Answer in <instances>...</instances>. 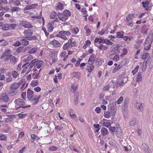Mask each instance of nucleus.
<instances>
[{
    "label": "nucleus",
    "mask_w": 153,
    "mask_h": 153,
    "mask_svg": "<svg viewBox=\"0 0 153 153\" xmlns=\"http://www.w3.org/2000/svg\"><path fill=\"white\" fill-rule=\"evenodd\" d=\"M142 149L146 153H152V152L149 146L145 143H143L141 146Z\"/></svg>",
    "instance_id": "9"
},
{
    "label": "nucleus",
    "mask_w": 153,
    "mask_h": 153,
    "mask_svg": "<svg viewBox=\"0 0 153 153\" xmlns=\"http://www.w3.org/2000/svg\"><path fill=\"white\" fill-rule=\"evenodd\" d=\"M10 50L7 49L3 53L1 56H12L10 54Z\"/></svg>",
    "instance_id": "24"
},
{
    "label": "nucleus",
    "mask_w": 153,
    "mask_h": 153,
    "mask_svg": "<svg viewBox=\"0 0 153 153\" xmlns=\"http://www.w3.org/2000/svg\"><path fill=\"white\" fill-rule=\"evenodd\" d=\"M153 40V33L149 34L144 44V49L148 50L150 48L152 43Z\"/></svg>",
    "instance_id": "3"
},
{
    "label": "nucleus",
    "mask_w": 153,
    "mask_h": 153,
    "mask_svg": "<svg viewBox=\"0 0 153 153\" xmlns=\"http://www.w3.org/2000/svg\"><path fill=\"white\" fill-rule=\"evenodd\" d=\"M33 59V56L31 55H30L28 56L27 58L25 59H24L23 60L24 62H26L28 61H29Z\"/></svg>",
    "instance_id": "42"
},
{
    "label": "nucleus",
    "mask_w": 153,
    "mask_h": 153,
    "mask_svg": "<svg viewBox=\"0 0 153 153\" xmlns=\"http://www.w3.org/2000/svg\"><path fill=\"white\" fill-rule=\"evenodd\" d=\"M21 43L20 41H16L14 44H13V45L16 46H19L21 45Z\"/></svg>",
    "instance_id": "60"
},
{
    "label": "nucleus",
    "mask_w": 153,
    "mask_h": 153,
    "mask_svg": "<svg viewBox=\"0 0 153 153\" xmlns=\"http://www.w3.org/2000/svg\"><path fill=\"white\" fill-rule=\"evenodd\" d=\"M147 60H144V62H143L142 68V70L143 71H144L146 70L147 65Z\"/></svg>",
    "instance_id": "29"
},
{
    "label": "nucleus",
    "mask_w": 153,
    "mask_h": 153,
    "mask_svg": "<svg viewBox=\"0 0 153 153\" xmlns=\"http://www.w3.org/2000/svg\"><path fill=\"white\" fill-rule=\"evenodd\" d=\"M38 82L37 80H33L32 81L31 84L32 86H37L38 84Z\"/></svg>",
    "instance_id": "53"
},
{
    "label": "nucleus",
    "mask_w": 153,
    "mask_h": 153,
    "mask_svg": "<svg viewBox=\"0 0 153 153\" xmlns=\"http://www.w3.org/2000/svg\"><path fill=\"white\" fill-rule=\"evenodd\" d=\"M95 58L96 55L95 54H93L91 55L88 61L89 65H91L94 63Z\"/></svg>",
    "instance_id": "18"
},
{
    "label": "nucleus",
    "mask_w": 153,
    "mask_h": 153,
    "mask_svg": "<svg viewBox=\"0 0 153 153\" xmlns=\"http://www.w3.org/2000/svg\"><path fill=\"white\" fill-rule=\"evenodd\" d=\"M79 96V94L78 93H76L74 95L75 98L74 100V103L75 105H77L78 103V97Z\"/></svg>",
    "instance_id": "27"
},
{
    "label": "nucleus",
    "mask_w": 153,
    "mask_h": 153,
    "mask_svg": "<svg viewBox=\"0 0 153 153\" xmlns=\"http://www.w3.org/2000/svg\"><path fill=\"white\" fill-rule=\"evenodd\" d=\"M20 10V8L19 7H13L11 8V11L13 12L15 11H18L19 10Z\"/></svg>",
    "instance_id": "44"
},
{
    "label": "nucleus",
    "mask_w": 153,
    "mask_h": 153,
    "mask_svg": "<svg viewBox=\"0 0 153 153\" xmlns=\"http://www.w3.org/2000/svg\"><path fill=\"white\" fill-rule=\"evenodd\" d=\"M27 39L23 38L20 39V41L21 43V44L23 45H27L29 44V42L27 40Z\"/></svg>",
    "instance_id": "21"
},
{
    "label": "nucleus",
    "mask_w": 153,
    "mask_h": 153,
    "mask_svg": "<svg viewBox=\"0 0 153 153\" xmlns=\"http://www.w3.org/2000/svg\"><path fill=\"white\" fill-rule=\"evenodd\" d=\"M115 134L116 136L118 137H121L122 132L121 129L119 127H116Z\"/></svg>",
    "instance_id": "12"
},
{
    "label": "nucleus",
    "mask_w": 153,
    "mask_h": 153,
    "mask_svg": "<svg viewBox=\"0 0 153 153\" xmlns=\"http://www.w3.org/2000/svg\"><path fill=\"white\" fill-rule=\"evenodd\" d=\"M148 28L146 26H143L142 28V33L145 35L147 34V31H148Z\"/></svg>",
    "instance_id": "30"
},
{
    "label": "nucleus",
    "mask_w": 153,
    "mask_h": 153,
    "mask_svg": "<svg viewBox=\"0 0 153 153\" xmlns=\"http://www.w3.org/2000/svg\"><path fill=\"white\" fill-rule=\"evenodd\" d=\"M9 97L7 94L3 93L0 95V102H7L9 100Z\"/></svg>",
    "instance_id": "7"
},
{
    "label": "nucleus",
    "mask_w": 153,
    "mask_h": 153,
    "mask_svg": "<svg viewBox=\"0 0 153 153\" xmlns=\"http://www.w3.org/2000/svg\"><path fill=\"white\" fill-rule=\"evenodd\" d=\"M48 30L49 32H51L53 30V27L52 24L49 23L47 25Z\"/></svg>",
    "instance_id": "32"
},
{
    "label": "nucleus",
    "mask_w": 153,
    "mask_h": 153,
    "mask_svg": "<svg viewBox=\"0 0 153 153\" xmlns=\"http://www.w3.org/2000/svg\"><path fill=\"white\" fill-rule=\"evenodd\" d=\"M63 5L60 2H59L58 4L57 7L59 9H63Z\"/></svg>",
    "instance_id": "59"
},
{
    "label": "nucleus",
    "mask_w": 153,
    "mask_h": 153,
    "mask_svg": "<svg viewBox=\"0 0 153 153\" xmlns=\"http://www.w3.org/2000/svg\"><path fill=\"white\" fill-rule=\"evenodd\" d=\"M143 105L142 103L140 102L137 103L136 104V108L137 109L142 110L143 109Z\"/></svg>",
    "instance_id": "26"
},
{
    "label": "nucleus",
    "mask_w": 153,
    "mask_h": 153,
    "mask_svg": "<svg viewBox=\"0 0 153 153\" xmlns=\"http://www.w3.org/2000/svg\"><path fill=\"white\" fill-rule=\"evenodd\" d=\"M56 36L59 37H60L65 40L67 39L66 37L63 34L59 33V34L57 35Z\"/></svg>",
    "instance_id": "46"
},
{
    "label": "nucleus",
    "mask_w": 153,
    "mask_h": 153,
    "mask_svg": "<svg viewBox=\"0 0 153 153\" xmlns=\"http://www.w3.org/2000/svg\"><path fill=\"white\" fill-rule=\"evenodd\" d=\"M69 147L71 150L75 151L76 152H78V150L76 149L74 146L72 145H70L69 146Z\"/></svg>",
    "instance_id": "52"
},
{
    "label": "nucleus",
    "mask_w": 153,
    "mask_h": 153,
    "mask_svg": "<svg viewBox=\"0 0 153 153\" xmlns=\"http://www.w3.org/2000/svg\"><path fill=\"white\" fill-rule=\"evenodd\" d=\"M79 31V29L77 27H74L72 30V32L73 33L75 34L77 33Z\"/></svg>",
    "instance_id": "56"
},
{
    "label": "nucleus",
    "mask_w": 153,
    "mask_h": 153,
    "mask_svg": "<svg viewBox=\"0 0 153 153\" xmlns=\"http://www.w3.org/2000/svg\"><path fill=\"white\" fill-rule=\"evenodd\" d=\"M42 16V12L39 11L37 13L36 15L32 17V18L37 19H40Z\"/></svg>",
    "instance_id": "25"
},
{
    "label": "nucleus",
    "mask_w": 153,
    "mask_h": 153,
    "mask_svg": "<svg viewBox=\"0 0 153 153\" xmlns=\"http://www.w3.org/2000/svg\"><path fill=\"white\" fill-rule=\"evenodd\" d=\"M21 65H22L21 63H20L18 65L16 69L17 71H19L21 70Z\"/></svg>",
    "instance_id": "62"
},
{
    "label": "nucleus",
    "mask_w": 153,
    "mask_h": 153,
    "mask_svg": "<svg viewBox=\"0 0 153 153\" xmlns=\"http://www.w3.org/2000/svg\"><path fill=\"white\" fill-rule=\"evenodd\" d=\"M7 93V95L10 96H13L16 95L17 93V90H15L12 89H10Z\"/></svg>",
    "instance_id": "19"
},
{
    "label": "nucleus",
    "mask_w": 153,
    "mask_h": 153,
    "mask_svg": "<svg viewBox=\"0 0 153 153\" xmlns=\"http://www.w3.org/2000/svg\"><path fill=\"white\" fill-rule=\"evenodd\" d=\"M14 102L16 104L20 106L24 105L25 104V101L20 98H18L15 100Z\"/></svg>",
    "instance_id": "11"
},
{
    "label": "nucleus",
    "mask_w": 153,
    "mask_h": 153,
    "mask_svg": "<svg viewBox=\"0 0 153 153\" xmlns=\"http://www.w3.org/2000/svg\"><path fill=\"white\" fill-rule=\"evenodd\" d=\"M56 13L54 11L52 12L50 15V18L51 19H54L56 17Z\"/></svg>",
    "instance_id": "48"
},
{
    "label": "nucleus",
    "mask_w": 153,
    "mask_h": 153,
    "mask_svg": "<svg viewBox=\"0 0 153 153\" xmlns=\"http://www.w3.org/2000/svg\"><path fill=\"white\" fill-rule=\"evenodd\" d=\"M27 97L29 101H34L32 104L35 105L37 104L40 95L35 94L33 91L28 88L27 92Z\"/></svg>",
    "instance_id": "1"
},
{
    "label": "nucleus",
    "mask_w": 153,
    "mask_h": 153,
    "mask_svg": "<svg viewBox=\"0 0 153 153\" xmlns=\"http://www.w3.org/2000/svg\"><path fill=\"white\" fill-rule=\"evenodd\" d=\"M122 65H119L118 66L115 67L112 71L113 73H115L117 71H118L122 67Z\"/></svg>",
    "instance_id": "45"
},
{
    "label": "nucleus",
    "mask_w": 153,
    "mask_h": 153,
    "mask_svg": "<svg viewBox=\"0 0 153 153\" xmlns=\"http://www.w3.org/2000/svg\"><path fill=\"white\" fill-rule=\"evenodd\" d=\"M101 133L103 136H105L108 134V131L106 128H102L101 130Z\"/></svg>",
    "instance_id": "23"
},
{
    "label": "nucleus",
    "mask_w": 153,
    "mask_h": 153,
    "mask_svg": "<svg viewBox=\"0 0 153 153\" xmlns=\"http://www.w3.org/2000/svg\"><path fill=\"white\" fill-rule=\"evenodd\" d=\"M108 46L107 47L104 46L103 44H101L100 46L98 47V48L101 50H106L108 48Z\"/></svg>",
    "instance_id": "40"
},
{
    "label": "nucleus",
    "mask_w": 153,
    "mask_h": 153,
    "mask_svg": "<svg viewBox=\"0 0 153 153\" xmlns=\"http://www.w3.org/2000/svg\"><path fill=\"white\" fill-rule=\"evenodd\" d=\"M149 56V54L148 53H145L143 54L142 56V59H144L147 61V58Z\"/></svg>",
    "instance_id": "43"
},
{
    "label": "nucleus",
    "mask_w": 153,
    "mask_h": 153,
    "mask_svg": "<svg viewBox=\"0 0 153 153\" xmlns=\"http://www.w3.org/2000/svg\"><path fill=\"white\" fill-rule=\"evenodd\" d=\"M18 59L14 56H12L10 58V62L13 64H15L17 62Z\"/></svg>",
    "instance_id": "22"
},
{
    "label": "nucleus",
    "mask_w": 153,
    "mask_h": 153,
    "mask_svg": "<svg viewBox=\"0 0 153 153\" xmlns=\"http://www.w3.org/2000/svg\"><path fill=\"white\" fill-rule=\"evenodd\" d=\"M102 124L104 126L107 128L108 127L111 125L110 123L108 122H104Z\"/></svg>",
    "instance_id": "51"
},
{
    "label": "nucleus",
    "mask_w": 153,
    "mask_h": 153,
    "mask_svg": "<svg viewBox=\"0 0 153 153\" xmlns=\"http://www.w3.org/2000/svg\"><path fill=\"white\" fill-rule=\"evenodd\" d=\"M129 102V99L128 98L125 99L124 102V106L125 108H126L128 106V104Z\"/></svg>",
    "instance_id": "47"
},
{
    "label": "nucleus",
    "mask_w": 153,
    "mask_h": 153,
    "mask_svg": "<svg viewBox=\"0 0 153 153\" xmlns=\"http://www.w3.org/2000/svg\"><path fill=\"white\" fill-rule=\"evenodd\" d=\"M71 15V13L68 10H65L62 13H59L57 14L59 19L62 22L66 21Z\"/></svg>",
    "instance_id": "2"
},
{
    "label": "nucleus",
    "mask_w": 153,
    "mask_h": 153,
    "mask_svg": "<svg viewBox=\"0 0 153 153\" xmlns=\"http://www.w3.org/2000/svg\"><path fill=\"white\" fill-rule=\"evenodd\" d=\"M37 39V37L35 36H31L29 37H28L27 40H36Z\"/></svg>",
    "instance_id": "57"
},
{
    "label": "nucleus",
    "mask_w": 153,
    "mask_h": 153,
    "mask_svg": "<svg viewBox=\"0 0 153 153\" xmlns=\"http://www.w3.org/2000/svg\"><path fill=\"white\" fill-rule=\"evenodd\" d=\"M23 33L25 36V38L27 39H28V37H29L33 34V31L31 30H27L25 31Z\"/></svg>",
    "instance_id": "10"
},
{
    "label": "nucleus",
    "mask_w": 153,
    "mask_h": 153,
    "mask_svg": "<svg viewBox=\"0 0 153 153\" xmlns=\"http://www.w3.org/2000/svg\"><path fill=\"white\" fill-rule=\"evenodd\" d=\"M1 42H2L1 43L0 45L1 47L5 46L7 45L8 44L7 42L5 41L4 39H3L0 40V43Z\"/></svg>",
    "instance_id": "31"
},
{
    "label": "nucleus",
    "mask_w": 153,
    "mask_h": 153,
    "mask_svg": "<svg viewBox=\"0 0 153 153\" xmlns=\"http://www.w3.org/2000/svg\"><path fill=\"white\" fill-rule=\"evenodd\" d=\"M124 32L123 31L117 32L116 33V37L117 38H122L124 35Z\"/></svg>",
    "instance_id": "33"
},
{
    "label": "nucleus",
    "mask_w": 153,
    "mask_h": 153,
    "mask_svg": "<svg viewBox=\"0 0 153 153\" xmlns=\"http://www.w3.org/2000/svg\"><path fill=\"white\" fill-rule=\"evenodd\" d=\"M19 84L17 82L13 83L10 85V89H12L15 90H17V89L19 87Z\"/></svg>",
    "instance_id": "16"
},
{
    "label": "nucleus",
    "mask_w": 153,
    "mask_h": 153,
    "mask_svg": "<svg viewBox=\"0 0 153 153\" xmlns=\"http://www.w3.org/2000/svg\"><path fill=\"white\" fill-rule=\"evenodd\" d=\"M43 64V62L40 60H36L34 59L32 60L30 63V68H32L33 66L35 68H40Z\"/></svg>",
    "instance_id": "4"
},
{
    "label": "nucleus",
    "mask_w": 153,
    "mask_h": 153,
    "mask_svg": "<svg viewBox=\"0 0 153 153\" xmlns=\"http://www.w3.org/2000/svg\"><path fill=\"white\" fill-rule=\"evenodd\" d=\"M57 149V147L54 146H52L49 148V150L51 151H56Z\"/></svg>",
    "instance_id": "54"
},
{
    "label": "nucleus",
    "mask_w": 153,
    "mask_h": 153,
    "mask_svg": "<svg viewBox=\"0 0 153 153\" xmlns=\"http://www.w3.org/2000/svg\"><path fill=\"white\" fill-rule=\"evenodd\" d=\"M51 131V130L50 129V128L49 127H46L45 129H44V133L45 134V135L46 136H47L48 134H46V133H47V134L49 133Z\"/></svg>",
    "instance_id": "37"
},
{
    "label": "nucleus",
    "mask_w": 153,
    "mask_h": 153,
    "mask_svg": "<svg viewBox=\"0 0 153 153\" xmlns=\"http://www.w3.org/2000/svg\"><path fill=\"white\" fill-rule=\"evenodd\" d=\"M73 38H71L68 40V42L65 44L63 47V49L66 50L76 45V42L75 41L73 42Z\"/></svg>",
    "instance_id": "6"
},
{
    "label": "nucleus",
    "mask_w": 153,
    "mask_h": 153,
    "mask_svg": "<svg viewBox=\"0 0 153 153\" xmlns=\"http://www.w3.org/2000/svg\"><path fill=\"white\" fill-rule=\"evenodd\" d=\"M18 72L16 71L15 70H14L12 72V75L13 76V78H17L19 76L18 74Z\"/></svg>",
    "instance_id": "28"
},
{
    "label": "nucleus",
    "mask_w": 153,
    "mask_h": 153,
    "mask_svg": "<svg viewBox=\"0 0 153 153\" xmlns=\"http://www.w3.org/2000/svg\"><path fill=\"white\" fill-rule=\"evenodd\" d=\"M77 87V85H72L71 86V91L72 92H75L76 90Z\"/></svg>",
    "instance_id": "34"
},
{
    "label": "nucleus",
    "mask_w": 153,
    "mask_h": 153,
    "mask_svg": "<svg viewBox=\"0 0 153 153\" xmlns=\"http://www.w3.org/2000/svg\"><path fill=\"white\" fill-rule=\"evenodd\" d=\"M69 112L71 118L74 120H76L77 118L76 116L75 115V113L74 110L72 109H70L69 110Z\"/></svg>",
    "instance_id": "17"
},
{
    "label": "nucleus",
    "mask_w": 153,
    "mask_h": 153,
    "mask_svg": "<svg viewBox=\"0 0 153 153\" xmlns=\"http://www.w3.org/2000/svg\"><path fill=\"white\" fill-rule=\"evenodd\" d=\"M50 43L55 48L59 47L60 46V44L56 40H53Z\"/></svg>",
    "instance_id": "13"
},
{
    "label": "nucleus",
    "mask_w": 153,
    "mask_h": 153,
    "mask_svg": "<svg viewBox=\"0 0 153 153\" xmlns=\"http://www.w3.org/2000/svg\"><path fill=\"white\" fill-rule=\"evenodd\" d=\"M15 117V115L13 114L7 116L5 119L4 122L5 123H8L9 122L11 121Z\"/></svg>",
    "instance_id": "14"
},
{
    "label": "nucleus",
    "mask_w": 153,
    "mask_h": 153,
    "mask_svg": "<svg viewBox=\"0 0 153 153\" xmlns=\"http://www.w3.org/2000/svg\"><path fill=\"white\" fill-rule=\"evenodd\" d=\"M59 33L64 34L68 36L71 35V33L69 31H61L59 32Z\"/></svg>",
    "instance_id": "39"
},
{
    "label": "nucleus",
    "mask_w": 153,
    "mask_h": 153,
    "mask_svg": "<svg viewBox=\"0 0 153 153\" xmlns=\"http://www.w3.org/2000/svg\"><path fill=\"white\" fill-rule=\"evenodd\" d=\"M21 25L25 28H30L33 27V26L29 22L25 21H22L20 22Z\"/></svg>",
    "instance_id": "8"
},
{
    "label": "nucleus",
    "mask_w": 153,
    "mask_h": 153,
    "mask_svg": "<svg viewBox=\"0 0 153 153\" xmlns=\"http://www.w3.org/2000/svg\"><path fill=\"white\" fill-rule=\"evenodd\" d=\"M90 65V66H87L86 67L87 70L90 73L94 69V66L92 64Z\"/></svg>",
    "instance_id": "38"
},
{
    "label": "nucleus",
    "mask_w": 153,
    "mask_h": 153,
    "mask_svg": "<svg viewBox=\"0 0 153 153\" xmlns=\"http://www.w3.org/2000/svg\"><path fill=\"white\" fill-rule=\"evenodd\" d=\"M12 56H1V59L3 60L5 62H7L9 59Z\"/></svg>",
    "instance_id": "35"
},
{
    "label": "nucleus",
    "mask_w": 153,
    "mask_h": 153,
    "mask_svg": "<svg viewBox=\"0 0 153 153\" xmlns=\"http://www.w3.org/2000/svg\"><path fill=\"white\" fill-rule=\"evenodd\" d=\"M37 51V48L34 47L30 49L29 51V53L31 54L33 53H36Z\"/></svg>",
    "instance_id": "41"
},
{
    "label": "nucleus",
    "mask_w": 153,
    "mask_h": 153,
    "mask_svg": "<svg viewBox=\"0 0 153 153\" xmlns=\"http://www.w3.org/2000/svg\"><path fill=\"white\" fill-rule=\"evenodd\" d=\"M119 48V46L118 45H117L115 46H113L112 47V50L114 52H116L117 51H118V49Z\"/></svg>",
    "instance_id": "55"
},
{
    "label": "nucleus",
    "mask_w": 153,
    "mask_h": 153,
    "mask_svg": "<svg viewBox=\"0 0 153 153\" xmlns=\"http://www.w3.org/2000/svg\"><path fill=\"white\" fill-rule=\"evenodd\" d=\"M123 79H125V82L124 81V80H122V81H121L120 83V85H121V86H123V85L125 83L127 82V79L126 78L124 77L123 78Z\"/></svg>",
    "instance_id": "61"
},
{
    "label": "nucleus",
    "mask_w": 153,
    "mask_h": 153,
    "mask_svg": "<svg viewBox=\"0 0 153 153\" xmlns=\"http://www.w3.org/2000/svg\"><path fill=\"white\" fill-rule=\"evenodd\" d=\"M134 17V15L133 14H130L126 16L125 22L126 25L130 27L131 28L133 27V25L132 24V19Z\"/></svg>",
    "instance_id": "5"
},
{
    "label": "nucleus",
    "mask_w": 153,
    "mask_h": 153,
    "mask_svg": "<svg viewBox=\"0 0 153 153\" xmlns=\"http://www.w3.org/2000/svg\"><path fill=\"white\" fill-rule=\"evenodd\" d=\"M115 114V111H114L113 113H112V111L109 112L108 111H105L104 116L106 118H108L111 117V116H114Z\"/></svg>",
    "instance_id": "15"
},
{
    "label": "nucleus",
    "mask_w": 153,
    "mask_h": 153,
    "mask_svg": "<svg viewBox=\"0 0 153 153\" xmlns=\"http://www.w3.org/2000/svg\"><path fill=\"white\" fill-rule=\"evenodd\" d=\"M10 27L12 30H14L17 26V25L15 24H12L10 25Z\"/></svg>",
    "instance_id": "58"
},
{
    "label": "nucleus",
    "mask_w": 153,
    "mask_h": 153,
    "mask_svg": "<svg viewBox=\"0 0 153 153\" xmlns=\"http://www.w3.org/2000/svg\"><path fill=\"white\" fill-rule=\"evenodd\" d=\"M143 7L145 8L146 10H148L149 9L148 5L149 4V2L148 1H143L141 2Z\"/></svg>",
    "instance_id": "20"
},
{
    "label": "nucleus",
    "mask_w": 153,
    "mask_h": 153,
    "mask_svg": "<svg viewBox=\"0 0 153 153\" xmlns=\"http://www.w3.org/2000/svg\"><path fill=\"white\" fill-rule=\"evenodd\" d=\"M137 81L138 82H140L142 79V76L140 74H138L136 78Z\"/></svg>",
    "instance_id": "50"
},
{
    "label": "nucleus",
    "mask_w": 153,
    "mask_h": 153,
    "mask_svg": "<svg viewBox=\"0 0 153 153\" xmlns=\"http://www.w3.org/2000/svg\"><path fill=\"white\" fill-rule=\"evenodd\" d=\"M41 88L39 86L34 88V90L37 92H39L41 90Z\"/></svg>",
    "instance_id": "64"
},
{
    "label": "nucleus",
    "mask_w": 153,
    "mask_h": 153,
    "mask_svg": "<svg viewBox=\"0 0 153 153\" xmlns=\"http://www.w3.org/2000/svg\"><path fill=\"white\" fill-rule=\"evenodd\" d=\"M10 27V25L7 24H4L2 26V29L4 30H8L9 29Z\"/></svg>",
    "instance_id": "36"
},
{
    "label": "nucleus",
    "mask_w": 153,
    "mask_h": 153,
    "mask_svg": "<svg viewBox=\"0 0 153 153\" xmlns=\"http://www.w3.org/2000/svg\"><path fill=\"white\" fill-rule=\"evenodd\" d=\"M105 43L110 45H112L113 44V43L111 42L110 40L107 39H106L105 42Z\"/></svg>",
    "instance_id": "63"
},
{
    "label": "nucleus",
    "mask_w": 153,
    "mask_h": 153,
    "mask_svg": "<svg viewBox=\"0 0 153 153\" xmlns=\"http://www.w3.org/2000/svg\"><path fill=\"white\" fill-rule=\"evenodd\" d=\"M123 97H120V98L117 101V104H120L122 103L123 100Z\"/></svg>",
    "instance_id": "49"
}]
</instances>
